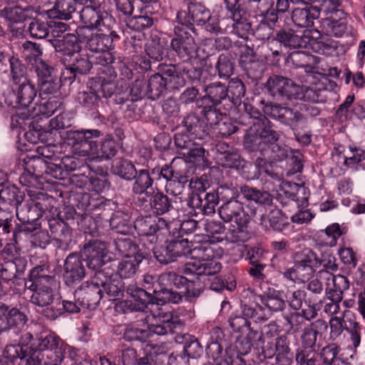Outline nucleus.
<instances>
[{"label": "nucleus", "instance_id": "1", "mask_svg": "<svg viewBox=\"0 0 365 365\" xmlns=\"http://www.w3.org/2000/svg\"><path fill=\"white\" fill-rule=\"evenodd\" d=\"M104 293L115 299H122L125 293L131 299L118 301L114 307L119 314L133 312L147 313L149 305L163 306L179 304L183 297H197L200 289L194 288V281L175 272H165L158 277L145 274L140 285L129 284L125 286L123 279L109 269L96 272Z\"/></svg>", "mask_w": 365, "mask_h": 365}, {"label": "nucleus", "instance_id": "2", "mask_svg": "<svg viewBox=\"0 0 365 365\" xmlns=\"http://www.w3.org/2000/svg\"><path fill=\"white\" fill-rule=\"evenodd\" d=\"M114 21L113 22V24ZM112 23L107 26H100L98 28H89L97 29L101 33L92 34L86 41V47L91 51L96 53L95 56L96 66H106L118 65L120 76L122 79L131 78L132 70L123 62L116 52L113 51L120 39L119 34L111 26Z\"/></svg>", "mask_w": 365, "mask_h": 365}, {"label": "nucleus", "instance_id": "3", "mask_svg": "<svg viewBox=\"0 0 365 365\" xmlns=\"http://www.w3.org/2000/svg\"><path fill=\"white\" fill-rule=\"evenodd\" d=\"M52 197H48L46 194L38 192L36 199L24 206L17 207L16 215L20 223L12 227L11 241L19 242L21 234L29 233L36 230L41 226V221L47 224V220L50 218V213L53 207L51 205Z\"/></svg>", "mask_w": 365, "mask_h": 365}, {"label": "nucleus", "instance_id": "4", "mask_svg": "<svg viewBox=\"0 0 365 365\" xmlns=\"http://www.w3.org/2000/svg\"><path fill=\"white\" fill-rule=\"evenodd\" d=\"M222 267V264L214 259L194 260L185 264L183 273L196 276L205 288L215 292L222 293L225 290L233 292L237 287L235 277L231 273L218 275Z\"/></svg>", "mask_w": 365, "mask_h": 365}, {"label": "nucleus", "instance_id": "5", "mask_svg": "<svg viewBox=\"0 0 365 365\" xmlns=\"http://www.w3.org/2000/svg\"><path fill=\"white\" fill-rule=\"evenodd\" d=\"M185 324L179 317L171 313L159 316L155 324L140 327L136 322L125 324L123 330L122 338L128 342L143 344L147 342L153 334L159 336L174 334L183 329Z\"/></svg>", "mask_w": 365, "mask_h": 365}, {"label": "nucleus", "instance_id": "6", "mask_svg": "<svg viewBox=\"0 0 365 365\" xmlns=\"http://www.w3.org/2000/svg\"><path fill=\"white\" fill-rule=\"evenodd\" d=\"M262 110L272 119L282 125L288 126L293 132L295 140L302 147H307L312 143V131L307 130V120L305 115L295 108H290L277 103H264Z\"/></svg>", "mask_w": 365, "mask_h": 365}, {"label": "nucleus", "instance_id": "7", "mask_svg": "<svg viewBox=\"0 0 365 365\" xmlns=\"http://www.w3.org/2000/svg\"><path fill=\"white\" fill-rule=\"evenodd\" d=\"M175 23L186 27L195 34H197L195 25L211 34L222 32L218 17L212 16L210 9L200 3L189 2L186 9L177 12Z\"/></svg>", "mask_w": 365, "mask_h": 365}, {"label": "nucleus", "instance_id": "8", "mask_svg": "<svg viewBox=\"0 0 365 365\" xmlns=\"http://www.w3.org/2000/svg\"><path fill=\"white\" fill-rule=\"evenodd\" d=\"M274 127L267 117L253 123L245 130L242 141L244 149L248 153H259L261 156H265L267 145L280 138V133Z\"/></svg>", "mask_w": 365, "mask_h": 365}, {"label": "nucleus", "instance_id": "9", "mask_svg": "<svg viewBox=\"0 0 365 365\" xmlns=\"http://www.w3.org/2000/svg\"><path fill=\"white\" fill-rule=\"evenodd\" d=\"M94 222L92 216H84V213L78 212L74 206H66L60 210L56 216L47 220L51 233L54 239L63 243H68L71 240V225L83 226L87 223L91 225Z\"/></svg>", "mask_w": 365, "mask_h": 365}, {"label": "nucleus", "instance_id": "10", "mask_svg": "<svg viewBox=\"0 0 365 365\" xmlns=\"http://www.w3.org/2000/svg\"><path fill=\"white\" fill-rule=\"evenodd\" d=\"M63 341L55 332L48 329L43 330L36 335L32 351L29 355V363L53 365Z\"/></svg>", "mask_w": 365, "mask_h": 365}, {"label": "nucleus", "instance_id": "11", "mask_svg": "<svg viewBox=\"0 0 365 365\" xmlns=\"http://www.w3.org/2000/svg\"><path fill=\"white\" fill-rule=\"evenodd\" d=\"M320 36V32L317 29H305L303 31H299L289 27H283L275 31L273 40L279 43L281 47L288 49L309 47L314 49L316 44L319 50H315V51L319 52L322 47L327 48V45L317 41Z\"/></svg>", "mask_w": 365, "mask_h": 365}, {"label": "nucleus", "instance_id": "12", "mask_svg": "<svg viewBox=\"0 0 365 365\" xmlns=\"http://www.w3.org/2000/svg\"><path fill=\"white\" fill-rule=\"evenodd\" d=\"M240 313L232 315L228 320L234 331H249L252 330V323H262L269 319V314L262 306H254L245 290L240 294Z\"/></svg>", "mask_w": 365, "mask_h": 365}, {"label": "nucleus", "instance_id": "13", "mask_svg": "<svg viewBox=\"0 0 365 365\" xmlns=\"http://www.w3.org/2000/svg\"><path fill=\"white\" fill-rule=\"evenodd\" d=\"M167 234L165 244L157 245L153 248V255L160 264H168L191 254V241L182 236L173 235L171 230Z\"/></svg>", "mask_w": 365, "mask_h": 365}, {"label": "nucleus", "instance_id": "14", "mask_svg": "<svg viewBox=\"0 0 365 365\" xmlns=\"http://www.w3.org/2000/svg\"><path fill=\"white\" fill-rule=\"evenodd\" d=\"M158 69V73L145 80L148 98L153 101L158 99L168 92L178 91V86L182 82L180 78L174 77L170 63H160Z\"/></svg>", "mask_w": 365, "mask_h": 365}, {"label": "nucleus", "instance_id": "15", "mask_svg": "<svg viewBox=\"0 0 365 365\" xmlns=\"http://www.w3.org/2000/svg\"><path fill=\"white\" fill-rule=\"evenodd\" d=\"M226 84L220 81L210 83L203 87L204 95L198 101L202 106L200 113L205 119H208L212 123L217 121V116L220 115V105L228 101L229 97Z\"/></svg>", "mask_w": 365, "mask_h": 365}, {"label": "nucleus", "instance_id": "16", "mask_svg": "<svg viewBox=\"0 0 365 365\" xmlns=\"http://www.w3.org/2000/svg\"><path fill=\"white\" fill-rule=\"evenodd\" d=\"M318 263L317 254L310 249H306L296 255L293 267L280 273L287 280L305 283L314 276Z\"/></svg>", "mask_w": 365, "mask_h": 365}, {"label": "nucleus", "instance_id": "17", "mask_svg": "<svg viewBox=\"0 0 365 365\" xmlns=\"http://www.w3.org/2000/svg\"><path fill=\"white\" fill-rule=\"evenodd\" d=\"M101 136L103 133L98 129L69 130L66 132L63 140L76 155L92 158Z\"/></svg>", "mask_w": 365, "mask_h": 365}, {"label": "nucleus", "instance_id": "18", "mask_svg": "<svg viewBox=\"0 0 365 365\" xmlns=\"http://www.w3.org/2000/svg\"><path fill=\"white\" fill-rule=\"evenodd\" d=\"M134 229L140 237H145L151 244L162 242L170 230V222L155 215H141L134 221Z\"/></svg>", "mask_w": 365, "mask_h": 365}, {"label": "nucleus", "instance_id": "19", "mask_svg": "<svg viewBox=\"0 0 365 365\" xmlns=\"http://www.w3.org/2000/svg\"><path fill=\"white\" fill-rule=\"evenodd\" d=\"M73 206H76L79 212L84 213V216L91 215L98 216L104 220L106 212H109L115 202L108 200L98 195H91L87 192H78L73 196Z\"/></svg>", "mask_w": 365, "mask_h": 365}, {"label": "nucleus", "instance_id": "20", "mask_svg": "<svg viewBox=\"0 0 365 365\" xmlns=\"http://www.w3.org/2000/svg\"><path fill=\"white\" fill-rule=\"evenodd\" d=\"M244 290L254 306H262L269 317L274 313L282 312L287 308L283 290L268 287L262 294H257L255 289L251 288Z\"/></svg>", "mask_w": 365, "mask_h": 365}, {"label": "nucleus", "instance_id": "21", "mask_svg": "<svg viewBox=\"0 0 365 365\" xmlns=\"http://www.w3.org/2000/svg\"><path fill=\"white\" fill-rule=\"evenodd\" d=\"M173 31L174 37L169 46L182 62L189 63L196 53L195 39L189 32L190 29L174 22Z\"/></svg>", "mask_w": 365, "mask_h": 365}, {"label": "nucleus", "instance_id": "22", "mask_svg": "<svg viewBox=\"0 0 365 365\" xmlns=\"http://www.w3.org/2000/svg\"><path fill=\"white\" fill-rule=\"evenodd\" d=\"M73 296L81 307L95 309L103 297L96 273L90 280L81 283L74 291Z\"/></svg>", "mask_w": 365, "mask_h": 365}, {"label": "nucleus", "instance_id": "23", "mask_svg": "<svg viewBox=\"0 0 365 365\" xmlns=\"http://www.w3.org/2000/svg\"><path fill=\"white\" fill-rule=\"evenodd\" d=\"M27 321L26 314L20 307L0 302V335L11 330L21 331Z\"/></svg>", "mask_w": 365, "mask_h": 365}, {"label": "nucleus", "instance_id": "24", "mask_svg": "<svg viewBox=\"0 0 365 365\" xmlns=\"http://www.w3.org/2000/svg\"><path fill=\"white\" fill-rule=\"evenodd\" d=\"M175 159L170 163H165L160 168V180H164V190L167 194L177 197L181 195L189 182V176L182 170L175 169Z\"/></svg>", "mask_w": 365, "mask_h": 365}, {"label": "nucleus", "instance_id": "25", "mask_svg": "<svg viewBox=\"0 0 365 365\" xmlns=\"http://www.w3.org/2000/svg\"><path fill=\"white\" fill-rule=\"evenodd\" d=\"M242 195L248 201L247 208L251 217L258 218L259 213L267 211V207L272 205V195L267 191L262 190L247 185H242Z\"/></svg>", "mask_w": 365, "mask_h": 365}, {"label": "nucleus", "instance_id": "26", "mask_svg": "<svg viewBox=\"0 0 365 365\" xmlns=\"http://www.w3.org/2000/svg\"><path fill=\"white\" fill-rule=\"evenodd\" d=\"M90 269L96 270L102 267L108 260L106 244L97 239L90 240L78 254Z\"/></svg>", "mask_w": 365, "mask_h": 365}, {"label": "nucleus", "instance_id": "27", "mask_svg": "<svg viewBox=\"0 0 365 365\" xmlns=\"http://www.w3.org/2000/svg\"><path fill=\"white\" fill-rule=\"evenodd\" d=\"M257 220L259 221L262 229L268 232L285 234L287 232L292 231L294 227L287 214L277 207L259 213Z\"/></svg>", "mask_w": 365, "mask_h": 365}, {"label": "nucleus", "instance_id": "28", "mask_svg": "<svg viewBox=\"0 0 365 365\" xmlns=\"http://www.w3.org/2000/svg\"><path fill=\"white\" fill-rule=\"evenodd\" d=\"M86 5L81 14V18L87 28H98L115 21L114 19L101 6L98 0H78Z\"/></svg>", "mask_w": 365, "mask_h": 365}, {"label": "nucleus", "instance_id": "29", "mask_svg": "<svg viewBox=\"0 0 365 365\" xmlns=\"http://www.w3.org/2000/svg\"><path fill=\"white\" fill-rule=\"evenodd\" d=\"M160 168L162 165H157L153 167L148 164L141 168H137L135 178L133 179L131 192L135 195H143L144 192H150L155 181L160 180Z\"/></svg>", "mask_w": 365, "mask_h": 365}, {"label": "nucleus", "instance_id": "30", "mask_svg": "<svg viewBox=\"0 0 365 365\" xmlns=\"http://www.w3.org/2000/svg\"><path fill=\"white\" fill-rule=\"evenodd\" d=\"M170 65L174 77L178 76L182 80V84L178 86V91L184 87L187 81L192 85H201L207 81V71L202 67H195L183 62Z\"/></svg>", "mask_w": 365, "mask_h": 365}, {"label": "nucleus", "instance_id": "31", "mask_svg": "<svg viewBox=\"0 0 365 365\" xmlns=\"http://www.w3.org/2000/svg\"><path fill=\"white\" fill-rule=\"evenodd\" d=\"M218 203V195L214 189L210 190L208 194L190 196L186 199V205L190 209L189 213L195 217L215 213Z\"/></svg>", "mask_w": 365, "mask_h": 365}, {"label": "nucleus", "instance_id": "32", "mask_svg": "<svg viewBox=\"0 0 365 365\" xmlns=\"http://www.w3.org/2000/svg\"><path fill=\"white\" fill-rule=\"evenodd\" d=\"M86 276L83 260L78 253L68 255L63 264V280L66 285L74 287L78 284Z\"/></svg>", "mask_w": 365, "mask_h": 365}, {"label": "nucleus", "instance_id": "33", "mask_svg": "<svg viewBox=\"0 0 365 365\" xmlns=\"http://www.w3.org/2000/svg\"><path fill=\"white\" fill-rule=\"evenodd\" d=\"M98 81L93 85H98V90L101 97L109 98L114 96L119 86L115 84V79L118 76V65L101 66L97 68Z\"/></svg>", "mask_w": 365, "mask_h": 365}, {"label": "nucleus", "instance_id": "34", "mask_svg": "<svg viewBox=\"0 0 365 365\" xmlns=\"http://www.w3.org/2000/svg\"><path fill=\"white\" fill-rule=\"evenodd\" d=\"M210 124L198 115L190 113L183 117L180 127L182 130L176 134H183L190 140H202L207 135Z\"/></svg>", "mask_w": 365, "mask_h": 365}, {"label": "nucleus", "instance_id": "35", "mask_svg": "<svg viewBox=\"0 0 365 365\" xmlns=\"http://www.w3.org/2000/svg\"><path fill=\"white\" fill-rule=\"evenodd\" d=\"M53 365H92L85 349L73 346L65 341Z\"/></svg>", "mask_w": 365, "mask_h": 365}, {"label": "nucleus", "instance_id": "36", "mask_svg": "<svg viewBox=\"0 0 365 365\" xmlns=\"http://www.w3.org/2000/svg\"><path fill=\"white\" fill-rule=\"evenodd\" d=\"M174 143L178 152L186 158L187 161L197 163L204 160L205 149L183 134H175Z\"/></svg>", "mask_w": 365, "mask_h": 365}, {"label": "nucleus", "instance_id": "37", "mask_svg": "<svg viewBox=\"0 0 365 365\" xmlns=\"http://www.w3.org/2000/svg\"><path fill=\"white\" fill-rule=\"evenodd\" d=\"M286 304L293 311L310 309L313 312H319V306L317 304V299L310 296L304 289H297L288 290L285 295Z\"/></svg>", "mask_w": 365, "mask_h": 365}, {"label": "nucleus", "instance_id": "38", "mask_svg": "<svg viewBox=\"0 0 365 365\" xmlns=\"http://www.w3.org/2000/svg\"><path fill=\"white\" fill-rule=\"evenodd\" d=\"M110 210L114 211L111 213L110 218L106 219V221L109 222L111 230L123 235L128 234L132 227V209L128 206L119 207L115 203V206H113L109 211Z\"/></svg>", "mask_w": 365, "mask_h": 365}, {"label": "nucleus", "instance_id": "39", "mask_svg": "<svg viewBox=\"0 0 365 365\" xmlns=\"http://www.w3.org/2000/svg\"><path fill=\"white\" fill-rule=\"evenodd\" d=\"M25 54L26 63L31 66V69L36 73L38 80L51 74V71L57 70L53 66L43 61L41 58L42 51L40 46L36 43H31V48L27 49Z\"/></svg>", "mask_w": 365, "mask_h": 365}, {"label": "nucleus", "instance_id": "40", "mask_svg": "<svg viewBox=\"0 0 365 365\" xmlns=\"http://www.w3.org/2000/svg\"><path fill=\"white\" fill-rule=\"evenodd\" d=\"M328 328L327 322L323 319H317L310 324L305 327L300 336L301 346L298 349H319V344H317L318 336H322V331H326Z\"/></svg>", "mask_w": 365, "mask_h": 365}, {"label": "nucleus", "instance_id": "41", "mask_svg": "<svg viewBox=\"0 0 365 365\" xmlns=\"http://www.w3.org/2000/svg\"><path fill=\"white\" fill-rule=\"evenodd\" d=\"M82 174L88 175L89 184L92 190L96 193H101L106 190H108L110 182L108 180V174L107 169L101 167H91V165H85L82 168Z\"/></svg>", "mask_w": 365, "mask_h": 365}, {"label": "nucleus", "instance_id": "42", "mask_svg": "<svg viewBox=\"0 0 365 365\" xmlns=\"http://www.w3.org/2000/svg\"><path fill=\"white\" fill-rule=\"evenodd\" d=\"M98 85L87 86L86 90L78 92L76 101L83 109L91 115L98 113V107L101 96L98 90Z\"/></svg>", "mask_w": 365, "mask_h": 365}, {"label": "nucleus", "instance_id": "43", "mask_svg": "<svg viewBox=\"0 0 365 365\" xmlns=\"http://www.w3.org/2000/svg\"><path fill=\"white\" fill-rule=\"evenodd\" d=\"M56 52L63 56H74L81 50V41L73 34H66L61 38H48Z\"/></svg>", "mask_w": 365, "mask_h": 365}, {"label": "nucleus", "instance_id": "44", "mask_svg": "<svg viewBox=\"0 0 365 365\" xmlns=\"http://www.w3.org/2000/svg\"><path fill=\"white\" fill-rule=\"evenodd\" d=\"M168 195L159 189L148 193V196L150 197V212L153 215L160 217L175 210L174 200Z\"/></svg>", "mask_w": 365, "mask_h": 365}, {"label": "nucleus", "instance_id": "45", "mask_svg": "<svg viewBox=\"0 0 365 365\" xmlns=\"http://www.w3.org/2000/svg\"><path fill=\"white\" fill-rule=\"evenodd\" d=\"M218 212L221 219L225 222L251 217L249 212L245 211L243 203L239 199L223 202L219 207Z\"/></svg>", "mask_w": 365, "mask_h": 365}, {"label": "nucleus", "instance_id": "46", "mask_svg": "<svg viewBox=\"0 0 365 365\" xmlns=\"http://www.w3.org/2000/svg\"><path fill=\"white\" fill-rule=\"evenodd\" d=\"M230 22L223 29L228 34H234L245 40L252 34L251 23L247 18L246 12L230 16Z\"/></svg>", "mask_w": 365, "mask_h": 365}, {"label": "nucleus", "instance_id": "47", "mask_svg": "<svg viewBox=\"0 0 365 365\" xmlns=\"http://www.w3.org/2000/svg\"><path fill=\"white\" fill-rule=\"evenodd\" d=\"M252 217L242 218L234 222L225 233V238L232 243L245 242L252 237L249 223Z\"/></svg>", "mask_w": 365, "mask_h": 365}, {"label": "nucleus", "instance_id": "48", "mask_svg": "<svg viewBox=\"0 0 365 365\" xmlns=\"http://www.w3.org/2000/svg\"><path fill=\"white\" fill-rule=\"evenodd\" d=\"M284 95L282 99L292 100H303L304 101H317L318 95L314 89L300 86L295 83L292 80L289 79L287 83Z\"/></svg>", "mask_w": 365, "mask_h": 365}, {"label": "nucleus", "instance_id": "49", "mask_svg": "<svg viewBox=\"0 0 365 365\" xmlns=\"http://www.w3.org/2000/svg\"><path fill=\"white\" fill-rule=\"evenodd\" d=\"M34 158H29L28 160L24 159L26 168L19 177V182L26 187L40 188L42 185L43 170L39 166H34Z\"/></svg>", "mask_w": 365, "mask_h": 365}, {"label": "nucleus", "instance_id": "50", "mask_svg": "<svg viewBox=\"0 0 365 365\" xmlns=\"http://www.w3.org/2000/svg\"><path fill=\"white\" fill-rule=\"evenodd\" d=\"M319 18V11L314 6L307 5L304 8H295L292 13L293 23L300 28L309 29L314 26V21Z\"/></svg>", "mask_w": 365, "mask_h": 365}, {"label": "nucleus", "instance_id": "51", "mask_svg": "<svg viewBox=\"0 0 365 365\" xmlns=\"http://www.w3.org/2000/svg\"><path fill=\"white\" fill-rule=\"evenodd\" d=\"M340 347L331 343L320 349L319 365H352L348 358L339 355Z\"/></svg>", "mask_w": 365, "mask_h": 365}, {"label": "nucleus", "instance_id": "52", "mask_svg": "<svg viewBox=\"0 0 365 365\" xmlns=\"http://www.w3.org/2000/svg\"><path fill=\"white\" fill-rule=\"evenodd\" d=\"M16 85H18V87L15 89L16 104L22 108L30 106L37 95V89L34 83L29 79H24Z\"/></svg>", "mask_w": 365, "mask_h": 365}, {"label": "nucleus", "instance_id": "53", "mask_svg": "<svg viewBox=\"0 0 365 365\" xmlns=\"http://www.w3.org/2000/svg\"><path fill=\"white\" fill-rule=\"evenodd\" d=\"M35 13V9L31 6H15L5 7L1 15L11 24H22L30 21Z\"/></svg>", "mask_w": 365, "mask_h": 365}, {"label": "nucleus", "instance_id": "54", "mask_svg": "<svg viewBox=\"0 0 365 365\" xmlns=\"http://www.w3.org/2000/svg\"><path fill=\"white\" fill-rule=\"evenodd\" d=\"M118 149V145L114 138L110 135L103 134V136L98 139L92 158L101 160L111 159L116 155Z\"/></svg>", "mask_w": 365, "mask_h": 365}, {"label": "nucleus", "instance_id": "55", "mask_svg": "<svg viewBox=\"0 0 365 365\" xmlns=\"http://www.w3.org/2000/svg\"><path fill=\"white\" fill-rule=\"evenodd\" d=\"M136 170L132 160L123 157L113 160L110 167V171L113 175L128 182H132L135 178Z\"/></svg>", "mask_w": 365, "mask_h": 365}, {"label": "nucleus", "instance_id": "56", "mask_svg": "<svg viewBox=\"0 0 365 365\" xmlns=\"http://www.w3.org/2000/svg\"><path fill=\"white\" fill-rule=\"evenodd\" d=\"M181 331H180V332ZM177 332L176 334H178ZM175 341L179 344H184L183 352L186 354L189 359H197L203 354V347L198 339L192 335L190 334H176L174 337Z\"/></svg>", "mask_w": 365, "mask_h": 365}, {"label": "nucleus", "instance_id": "57", "mask_svg": "<svg viewBox=\"0 0 365 365\" xmlns=\"http://www.w3.org/2000/svg\"><path fill=\"white\" fill-rule=\"evenodd\" d=\"M145 255H138L134 257L123 258L118 262L117 272L115 273L120 279H130L135 276L139 270V267Z\"/></svg>", "mask_w": 365, "mask_h": 365}, {"label": "nucleus", "instance_id": "58", "mask_svg": "<svg viewBox=\"0 0 365 365\" xmlns=\"http://www.w3.org/2000/svg\"><path fill=\"white\" fill-rule=\"evenodd\" d=\"M25 194L15 185H3L0 189V201L17 210L21 206Z\"/></svg>", "mask_w": 365, "mask_h": 365}, {"label": "nucleus", "instance_id": "59", "mask_svg": "<svg viewBox=\"0 0 365 365\" xmlns=\"http://www.w3.org/2000/svg\"><path fill=\"white\" fill-rule=\"evenodd\" d=\"M169 45L165 38L154 36L145 46L148 57L155 61H161L168 55Z\"/></svg>", "mask_w": 365, "mask_h": 365}, {"label": "nucleus", "instance_id": "60", "mask_svg": "<svg viewBox=\"0 0 365 365\" xmlns=\"http://www.w3.org/2000/svg\"><path fill=\"white\" fill-rule=\"evenodd\" d=\"M115 250L124 258L145 255L139 245L130 237H118L113 241Z\"/></svg>", "mask_w": 365, "mask_h": 365}, {"label": "nucleus", "instance_id": "61", "mask_svg": "<svg viewBox=\"0 0 365 365\" xmlns=\"http://www.w3.org/2000/svg\"><path fill=\"white\" fill-rule=\"evenodd\" d=\"M78 0H57L53 8L48 11V17L68 20L76 10Z\"/></svg>", "mask_w": 365, "mask_h": 365}, {"label": "nucleus", "instance_id": "62", "mask_svg": "<svg viewBox=\"0 0 365 365\" xmlns=\"http://www.w3.org/2000/svg\"><path fill=\"white\" fill-rule=\"evenodd\" d=\"M33 165L39 166L43 170V174L46 173L54 178L64 179L66 177L63 164L61 163L60 157L52 161H44L41 158H34Z\"/></svg>", "mask_w": 365, "mask_h": 365}, {"label": "nucleus", "instance_id": "63", "mask_svg": "<svg viewBox=\"0 0 365 365\" xmlns=\"http://www.w3.org/2000/svg\"><path fill=\"white\" fill-rule=\"evenodd\" d=\"M245 346V350H240L239 352L241 355L247 356L248 358L245 359L242 356H237L231 361L230 365H264L259 349L254 348L252 351V344L249 340H246Z\"/></svg>", "mask_w": 365, "mask_h": 365}, {"label": "nucleus", "instance_id": "64", "mask_svg": "<svg viewBox=\"0 0 365 365\" xmlns=\"http://www.w3.org/2000/svg\"><path fill=\"white\" fill-rule=\"evenodd\" d=\"M259 16L262 17L261 24L269 29H273L278 21L279 11L275 10L274 1L257 2Z\"/></svg>", "mask_w": 365, "mask_h": 365}]
</instances>
